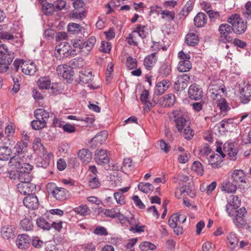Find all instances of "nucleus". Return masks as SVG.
<instances>
[{
  "mask_svg": "<svg viewBox=\"0 0 251 251\" xmlns=\"http://www.w3.org/2000/svg\"><path fill=\"white\" fill-rule=\"evenodd\" d=\"M172 69L170 64L167 62H163L159 69V74L163 76H167L171 73Z\"/></svg>",
  "mask_w": 251,
  "mask_h": 251,
  "instance_id": "nucleus-32",
  "label": "nucleus"
},
{
  "mask_svg": "<svg viewBox=\"0 0 251 251\" xmlns=\"http://www.w3.org/2000/svg\"><path fill=\"white\" fill-rule=\"evenodd\" d=\"M107 136L108 132L106 130H102L99 132L91 140L90 146L93 148L99 147L106 141Z\"/></svg>",
  "mask_w": 251,
  "mask_h": 251,
  "instance_id": "nucleus-7",
  "label": "nucleus"
},
{
  "mask_svg": "<svg viewBox=\"0 0 251 251\" xmlns=\"http://www.w3.org/2000/svg\"><path fill=\"white\" fill-rule=\"evenodd\" d=\"M217 126H218L220 132L230 131L233 128V121L232 119H224Z\"/></svg>",
  "mask_w": 251,
  "mask_h": 251,
  "instance_id": "nucleus-17",
  "label": "nucleus"
},
{
  "mask_svg": "<svg viewBox=\"0 0 251 251\" xmlns=\"http://www.w3.org/2000/svg\"><path fill=\"white\" fill-rule=\"evenodd\" d=\"M251 97V85L247 84L242 88L240 91V98L243 103H248Z\"/></svg>",
  "mask_w": 251,
  "mask_h": 251,
  "instance_id": "nucleus-20",
  "label": "nucleus"
},
{
  "mask_svg": "<svg viewBox=\"0 0 251 251\" xmlns=\"http://www.w3.org/2000/svg\"><path fill=\"white\" fill-rule=\"evenodd\" d=\"M227 240L229 243L232 246V248H234L238 243V239L236 235L233 233H230L227 236Z\"/></svg>",
  "mask_w": 251,
  "mask_h": 251,
  "instance_id": "nucleus-55",
  "label": "nucleus"
},
{
  "mask_svg": "<svg viewBox=\"0 0 251 251\" xmlns=\"http://www.w3.org/2000/svg\"><path fill=\"white\" fill-rule=\"evenodd\" d=\"M235 217L233 219V223L238 227H240L246 224V220L245 219V215L247 213L246 208L242 207L235 211Z\"/></svg>",
  "mask_w": 251,
  "mask_h": 251,
  "instance_id": "nucleus-10",
  "label": "nucleus"
},
{
  "mask_svg": "<svg viewBox=\"0 0 251 251\" xmlns=\"http://www.w3.org/2000/svg\"><path fill=\"white\" fill-rule=\"evenodd\" d=\"M52 157L51 153H47V151H43L42 154L38 156L36 159V163L38 167L46 168L50 164L51 158Z\"/></svg>",
  "mask_w": 251,
  "mask_h": 251,
  "instance_id": "nucleus-6",
  "label": "nucleus"
},
{
  "mask_svg": "<svg viewBox=\"0 0 251 251\" xmlns=\"http://www.w3.org/2000/svg\"><path fill=\"white\" fill-rule=\"evenodd\" d=\"M81 28L82 27L80 25L75 23L69 24L68 25V31L72 34H75L81 31Z\"/></svg>",
  "mask_w": 251,
  "mask_h": 251,
  "instance_id": "nucleus-49",
  "label": "nucleus"
},
{
  "mask_svg": "<svg viewBox=\"0 0 251 251\" xmlns=\"http://www.w3.org/2000/svg\"><path fill=\"white\" fill-rule=\"evenodd\" d=\"M139 190L145 193L149 194L154 189L153 185L150 183L140 182L138 184Z\"/></svg>",
  "mask_w": 251,
  "mask_h": 251,
  "instance_id": "nucleus-41",
  "label": "nucleus"
},
{
  "mask_svg": "<svg viewBox=\"0 0 251 251\" xmlns=\"http://www.w3.org/2000/svg\"><path fill=\"white\" fill-rule=\"evenodd\" d=\"M35 185L29 182H20L17 185L18 191L24 195H30L35 189Z\"/></svg>",
  "mask_w": 251,
  "mask_h": 251,
  "instance_id": "nucleus-13",
  "label": "nucleus"
},
{
  "mask_svg": "<svg viewBox=\"0 0 251 251\" xmlns=\"http://www.w3.org/2000/svg\"><path fill=\"white\" fill-rule=\"evenodd\" d=\"M47 189L49 194H51L57 200L63 201L67 199L68 191L65 188L58 187L54 183H48Z\"/></svg>",
  "mask_w": 251,
  "mask_h": 251,
  "instance_id": "nucleus-2",
  "label": "nucleus"
},
{
  "mask_svg": "<svg viewBox=\"0 0 251 251\" xmlns=\"http://www.w3.org/2000/svg\"><path fill=\"white\" fill-rule=\"evenodd\" d=\"M146 27L145 25H138L136 29L133 31L134 33H138V36L142 39L146 38L148 34L146 30Z\"/></svg>",
  "mask_w": 251,
  "mask_h": 251,
  "instance_id": "nucleus-43",
  "label": "nucleus"
},
{
  "mask_svg": "<svg viewBox=\"0 0 251 251\" xmlns=\"http://www.w3.org/2000/svg\"><path fill=\"white\" fill-rule=\"evenodd\" d=\"M149 96V91L145 89L143 91L141 95L140 100L143 103L146 104L149 108H151L155 105V102L154 101L152 102L149 101L148 100Z\"/></svg>",
  "mask_w": 251,
  "mask_h": 251,
  "instance_id": "nucleus-36",
  "label": "nucleus"
},
{
  "mask_svg": "<svg viewBox=\"0 0 251 251\" xmlns=\"http://www.w3.org/2000/svg\"><path fill=\"white\" fill-rule=\"evenodd\" d=\"M53 5L54 3H49L48 2H46L43 4L42 8L45 14L50 15L53 14L54 11H56L55 7Z\"/></svg>",
  "mask_w": 251,
  "mask_h": 251,
  "instance_id": "nucleus-46",
  "label": "nucleus"
},
{
  "mask_svg": "<svg viewBox=\"0 0 251 251\" xmlns=\"http://www.w3.org/2000/svg\"><path fill=\"white\" fill-rule=\"evenodd\" d=\"M23 203L26 207L33 210L37 209L39 205L37 196L33 194L25 197L23 199Z\"/></svg>",
  "mask_w": 251,
  "mask_h": 251,
  "instance_id": "nucleus-9",
  "label": "nucleus"
},
{
  "mask_svg": "<svg viewBox=\"0 0 251 251\" xmlns=\"http://www.w3.org/2000/svg\"><path fill=\"white\" fill-rule=\"evenodd\" d=\"M34 116L36 119L41 120L47 123L50 117V114L45 109L39 108L34 111Z\"/></svg>",
  "mask_w": 251,
  "mask_h": 251,
  "instance_id": "nucleus-28",
  "label": "nucleus"
},
{
  "mask_svg": "<svg viewBox=\"0 0 251 251\" xmlns=\"http://www.w3.org/2000/svg\"><path fill=\"white\" fill-rule=\"evenodd\" d=\"M192 170L199 175H202L203 174V167L200 162L195 161L192 165Z\"/></svg>",
  "mask_w": 251,
  "mask_h": 251,
  "instance_id": "nucleus-52",
  "label": "nucleus"
},
{
  "mask_svg": "<svg viewBox=\"0 0 251 251\" xmlns=\"http://www.w3.org/2000/svg\"><path fill=\"white\" fill-rule=\"evenodd\" d=\"M31 126L33 129L39 130L46 127L47 126V123L41 120L36 119L31 123Z\"/></svg>",
  "mask_w": 251,
  "mask_h": 251,
  "instance_id": "nucleus-47",
  "label": "nucleus"
},
{
  "mask_svg": "<svg viewBox=\"0 0 251 251\" xmlns=\"http://www.w3.org/2000/svg\"><path fill=\"white\" fill-rule=\"evenodd\" d=\"M67 69H66V71L64 72V73L62 75L64 79H68V80H72L73 76V71L72 70V68L68 66V67H66Z\"/></svg>",
  "mask_w": 251,
  "mask_h": 251,
  "instance_id": "nucleus-58",
  "label": "nucleus"
},
{
  "mask_svg": "<svg viewBox=\"0 0 251 251\" xmlns=\"http://www.w3.org/2000/svg\"><path fill=\"white\" fill-rule=\"evenodd\" d=\"M223 150L230 157H235L238 153L236 144L234 143H226L224 145Z\"/></svg>",
  "mask_w": 251,
  "mask_h": 251,
  "instance_id": "nucleus-19",
  "label": "nucleus"
},
{
  "mask_svg": "<svg viewBox=\"0 0 251 251\" xmlns=\"http://www.w3.org/2000/svg\"><path fill=\"white\" fill-rule=\"evenodd\" d=\"M17 175V177L21 182H29L32 179L30 172L25 173L24 171H19Z\"/></svg>",
  "mask_w": 251,
  "mask_h": 251,
  "instance_id": "nucleus-34",
  "label": "nucleus"
},
{
  "mask_svg": "<svg viewBox=\"0 0 251 251\" xmlns=\"http://www.w3.org/2000/svg\"><path fill=\"white\" fill-rule=\"evenodd\" d=\"M29 237L27 234L19 235L16 241L17 246L19 249L27 248L29 244Z\"/></svg>",
  "mask_w": 251,
  "mask_h": 251,
  "instance_id": "nucleus-21",
  "label": "nucleus"
},
{
  "mask_svg": "<svg viewBox=\"0 0 251 251\" xmlns=\"http://www.w3.org/2000/svg\"><path fill=\"white\" fill-rule=\"evenodd\" d=\"M1 235L7 240L13 239L15 236L14 227L10 225H3L0 229Z\"/></svg>",
  "mask_w": 251,
  "mask_h": 251,
  "instance_id": "nucleus-15",
  "label": "nucleus"
},
{
  "mask_svg": "<svg viewBox=\"0 0 251 251\" xmlns=\"http://www.w3.org/2000/svg\"><path fill=\"white\" fill-rule=\"evenodd\" d=\"M190 76L187 74H182L177 76V80L175 82L174 89L177 91L184 90L188 86Z\"/></svg>",
  "mask_w": 251,
  "mask_h": 251,
  "instance_id": "nucleus-5",
  "label": "nucleus"
},
{
  "mask_svg": "<svg viewBox=\"0 0 251 251\" xmlns=\"http://www.w3.org/2000/svg\"><path fill=\"white\" fill-rule=\"evenodd\" d=\"M161 18L164 20L171 22L175 19L176 14L173 11L163 10L161 12Z\"/></svg>",
  "mask_w": 251,
  "mask_h": 251,
  "instance_id": "nucleus-39",
  "label": "nucleus"
},
{
  "mask_svg": "<svg viewBox=\"0 0 251 251\" xmlns=\"http://www.w3.org/2000/svg\"><path fill=\"white\" fill-rule=\"evenodd\" d=\"M11 150L7 146L0 147V160H7L10 156Z\"/></svg>",
  "mask_w": 251,
  "mask_h": 251,
  "instance_id": "nucleus-38",
  "label": "nucleus"
},
{
  "mask_svg": "<svg viewBox=\"0 0 251 251\" xmlns=\"http://www.w3.org/2000/svg\"><path fill=\"white\" fill-rule=\"evenodd\" d=\"M199 42L198 36L194 33H189L185 37V43L191 46L197 45Z\"/></svg>",
  "mask_w": 251,
  "mask_h": 251,
  "instance_id": "nucleus-30",
  "label": "nucleus"
},
{
  "mask_svg": "<svg viewBox=\"0 0 251 251\" xmlns=\"http://www.w3.org/2000/svg\"><path fill=\"white\" fill-rule=\"evenodd\" d=\"M21 70L25 75H33L37 71V68L34 62L28 60L22 62Z\"/></svg>",
  "mask_w": 251,
  "mask_h": 251,
  "instance_id": "nucleus-11",
  "label": "nucleus"
},
{
  "mask_svg": "<svg viewBox=\"0 0 251 251\" xmlns=\"http://www.w3.org/2000/svg\"><path fill=\"white\" fill-rule=\"evenodd\" d=\"M211 87L212 88L210 89V93H211V97L213 99L218 98V96H220V94L221 93H224L225 91V88L222 87V85L218 89L214 88L215 87L214 85H212Z\"/></svg>",
  "mask_w": 251,
  "mask_h": 251,
  "instance_id": "nucleus-45",
  "label": "nucleus"
},
{
  "mask_svg": "<svg viewBox=\"0 0 251 251\" xmlns=\"http://www.w3.org/2000/svg\"><path fill=\"white\" fill-rule=\"evenodd\" d=\"M75 211L77 214L84 216L89 214L91 211L86 205H80L76 207Z\"/></svg>",
  "mask_w": 251,
  "mask_h": 251,
  "instance_id": "nucleus-51",
  "label": "nucleus"
},
{
  "mask_svg": "<svg viewBox=\"0 0 251 251\" xmlns=\"http://www.w3.org/2000/svg\"><path fill=\"white\" fill-rule=\"evenodd\" d=\"M218 157L219 155L217 154L210 155L209 157L207 159L208 164L211 165L213 168H217L218 166L217 160Z\"/></svg>",
  "mask_w": 251,
  "mask_h": 251,
  "instance_id": "nucleus-57",
  "label": "nucleus"
},
{
  "mask_svg": "<svg viewBox=\"0 0 251 251\" xmlns=\"http://www.w3.org/2000/svg\"><path fill=\"white\" fill-rule=\"evenodd\" d=\"M20 225L21 228L25 231H30L33 227L30 218H25L21 221Z\"/></svg>",
  "mask_w": 251,
  "mask_h": 251,
  "instance_id": "nucleus-40",
  "label": "nucleus"
},
{
  "mask_svg": "<svg viewBox=\"0 0 251 251\" xmlns=\"http://www.w3.org/2000/svg\"><path fill=\"white\" fill-rule=\"evenodd\" d=\"M19 171H24L25 173L30 172L32 169V166L29 163H19Z\"/></svg>",
  "mask_w": 251,
  "mask_h": 251,
  "instance_id": "nucleus-61",
  "label": "nucleus"
},
{
  "mask_svg": "<svg viewBox=\"0 0 251 251\" xmlns=\"http://www.w3.org/2000/svg\"><path fill=\"white\" fill-rule=\"evenodd\" d=\"M100 50V51L105 53H109L111 50V45L107 42L102 41Z\"/></svg>",
  "mask_w": 251,
  "mask_h": 251,
  "instance_id": "nucleus-63",
  "label": "nucleus"
},
{
  "mask_svg": "<svg viewBox=\"0 0 251 251\" xmlns=\"http://www.w3.org/2000/svg\"><path fill=\"white\" fill-rule=\"evenodd\" d=\"M192 68V64L190 60H180L178 64L177 70L180 72L189 71Z\"/></svg>",
  "mask_w": 251,
  "mask_h": 251,
  "instance_id": "nucleus-33",
  "label": "nucleus"
},
{
  "mask_svg": "<svg viewBox=\"0 0 251 251\" xmlns=\"http://www.w3.org/2000/svg\"><path fill=\"white\" fill-rule=\"evenodd\" d=\"M53 3L56 11H59L65 8L66 1V0H57Z\"/></svg>",
  "mask_w": 251,
  "mask_h": 251,
  "instance_id": "nucleus-60",
  "label": "nucleus"
},
{
  "mask_svg": "<svg viewBox=\"0 0 251 251\" xmlns=\"http://www.w3.org/2000/svg\"><path fill=\"white\" fill-rule=\"evenodd\" d=\"M89 186L92 189H96L100 186V183L96 176H93L89 180Z\"/></svg>",
  "mask_w": 251,
  "mask_h": 251,
  "instance_id": "nucleus-53",
  "label": "nucleus"
},
{
  "mask_svg": "<svg viewBox=\"0 0 251 251\" xmlns=\"http://www.w3.org/2000/svg\"><path fill=\"white\" fill-rule=\"evenodd\" d=\"M71 46L65 41H63L56 47L55 55L59 59L66 58L72 53Z\"/></svg>",
  "mask_w": 251,
  "mask_h": 251,
  "instance_id": "nucleus-4",
  "label": "nucleus"
},
{
  "mask_svg": "<svg viewBox=\"0 0 251 251\" xmlns=\"http://www.w3.org/2000/svg\"><path fill=\"white\" fill-rule=\"evenodd\" d=\"M126 65L129 69H133L137 67V61L135 59L128 56L126 59Z\"/></svg>",
  "mask_w": 251,
  "mask_h": 251,
  "instance_id": "nucleus-59",
  "label": "nucleus"
},
{
  "mask_svg": "<svg viewBox=\"0 0 251 251\" xmlns=\"http://www.w3.org/2000/svg\"><path fill=\"white\" fill-rule=\"evenodd\" d=\"M174 114L176 126L178 132H181L185 126H186V120L184 117V115L178 111H176L174 112Z\"/></svg>",
  "mask_w": 251,
  "mask_h": 251,
  "instance_id": "nucleus-14",
  "label": "nucleus"
},
{
  "mask_svg": "<svg viewBox=\"0 0 251 251\" xmlns=\"http://www.w3.org/2000/svg\"><path fill=\"white\" fill-rule=\"evenodd\" d=\"M175 96L173 94L165 95L159 100L160 104L165 107L173 106L175 103Z\"/></svg>",
  "mask_w": 251,
  "mask_h": 251,
  "instance_id": "nucleus-22",
  "label": "nucleus"
},
{
  "mask_svg": "<svg viewBox=\"0 0 251 251\" xmlns=\"http://www.w3.org/2000/svg\"><path fill=\"white\" fill-rule=\"evenodd\" d=\"M114 197L117 203L120 205H123L125 203V198L122 193L120 192H115L114 194Z\"/></svg>",
  "mask_w": 251,
  "mask_h": 251,
  "instance_id": "nucleus-56",
  "label": "nucleus"
},
{
  "mask_svg": "<svg viewBox=\"0 0 251 251\" xmlns=\"http://www.w3.org/2000/svg\"><path fill=\"white\" fill-rule=\"evenodd\" d=\"M156 54V52H153L145 58L144 64L147 69L150 70L155 63L157 60Z\"/></svg>",
  "mask_w": 251,
  "mask_h": 251,
  "instance_id": "nucleus-29",
  "label": "nucleus"
},
{
  "mask_svg": "<svg viewBox=\"0 0 251 251\" xmlns=\"http://www.w3.org/2000/svg\"><path fill=\"white\" fill-rule=\"evenodd\" d=\"M237 189V184L231 182H223L221 185V190L228 193H233Z\"/></svg>",
  "mask_w": 251,
  "mask_h": 251,
  "instance_id": "nucleus-31",
  "label": "nucleus"
},
{
  "mask_svg": "<svg viewBox=\"0 0 251 251\" xmlns=\"http://www.w3.org/2000/svg\"><path fill=\"white\" fill-rule=\"evenodd\" d=\"M96 42V39L93 36L90 37L87 41L83 42L82 48H81L82 55L83 56L87 55L94 47Z\"/></svg>",
  "mask_w": 251,
  "mask_h": 251,
  "instance_id": "nucleus-16",
  "label": "nucleus"
},
{
  "mask_svg": "<svg viewBox=\"0 0 251 251\" xmlns=\"http://www.w3.org/2000/svg\"><path fill=\"white\" fill-rule=\"evenodd\" d=\"M227 22L231 25V27L235 34H241L247 29V22H244L238 14L232 15L228 18Z\"/></svg>",
  "mask_w": 251,
  "mask_h": 251,
  "instance_id": "nucleus-1",
  "label": "nucleus"
},
{
  "mask_svg": "<svg viewBox=\"0 0 251 251\" xmlns=\"http://www.w3.org/2000/svg\"><path fill=\"white\" fill-rule=\"evenodd\" d=\"M95 159L99 165H103L109 162V158L106 150H97L95 153Z\"/></svg>",
  "mask_w": 251,
  "mask_h": 251,
  "instance_id": "nucleus-12",
  "label": "nucleus"
},
{
  "mask_svg": "<svg viewBox=\"0 0 251 251\" xmlns=\"http://www.w3.org/2000/svg\"><path fill=\"white\" fill-rule=\"evenodd\" d=\"M0 55L2 58H9V61L15 57L14 53L9 50L7 46L3 44H0Z\"/></svg>",
  "mask_w": 251,
  "mask_h": 251,
  "instance_id": "nucleus-25",
  "label": "nucleus"
},
{
  "mask_svg": "<svg viewBox=\"0 0 251 251\" xmlns=\"http://www.w3.org/2000/svg\"><path fill=\"white\" fill-rule=\"evenodd\" d=\"M217 106L219 107L221 111L222 112H226L230 109L226 100L224 99H222L218 100Z\"/></svg>",
  "mask_w": 251,
  "mask_h": 251,
  "instance_id": "nucleus-48",
  "label": "nucleus"
},
{
  "mask_svg": "<svg viewBox=\"0 0 251 251\" xmlns=\"http://www.w3.org/2000/svg\"><path fill=\"white\" fill-rule=\"evenodd\" d=\"M36 225L38 227L45 230H49L51 228V224L43 217L37 219Z\"/></svg>",
  "mask_w": 251,
  "mask_h": 251,
  "instance_id": "nucleus-35",
  "label": "nucleus"
},
{
  "mask_svg": "<svg viewBox=\"0 0 251 251\" xmlns=\"http://www.w3.org/2000/svg\"><path fill=\"white\" fill-rule=\"evenodd\" d=\"M78 156L80 159L85 164L89 163L92 159V153L88 149H82L79 151Z\"/></svg>",
  "mask_w": 251,
  "mask_h": 251,
  "instance_id": "nucleus-26",
  "label": "nucleus"
},
{
  "mask_svg": "<svg viewBox=\"0 0 251 251\" xmlns=\"http://www.w3.org/2000/svg\"><path fill=\"white\" fill-rule=\"evenodd\" d=\"M15 132V126L13 124L8 125L5 129V133L7 137H12Z\"/></svg>",
  "mask_w": 251,
  "mask_h": 251,
  "instance_id": "nucleus-62",
  "label": "nucleus"
},
{
  "mask_svg": "<svg viewBox=\"0 0 251 251\" xmlns=\"http://www.w3.org/2000/svg\"><path fill=\"white\" fill-rule=\"evenodd\" d=\"M194 130L191 128L190 126H187L186 127V128H184L183 136L187 140H190L192 139L194 136Z\"/></svg>",
  "mask_w": 251,
  "mask_h": 251,
  "instance_id": "nucleus-54",
  "label": "nucleus"
},
{
  "mask_svg": "<svg viewBox=\"0 0 251 251\" xmlns=\"http://www.w3.org/2000/svg\"><path fill=\"white\" fill-rule=\"evenodd\" d=\"M92 73L87 72L86 70L80 71L79 75V83L89 84L92 82Z\"/></svg>",
  "mask_w": 251,
  "mask_h": 251,
  "instance_id": "nucleus-27",
  "label": "nucleus"
},
{
  "mask_svg": "<svg viewBox=\"0 0 251 251\" xmlns=\"http://www.w3.org/2000/svg\"><path fill=\"white\" fill-rule=\"evenodd\" d=\"M207 21V15L202 12L197 14L194 19L195 25L198 27L204 26L206 24Z\"/></svg>",
  "mask_w": 251,
  "mask_h": 251,
  "instance_id": "nucleus-23",
  "label": "nucleus"
},
{
  "mask_svg": "<svg viewBox=\"0 0 251 251\" xmlns=\"http://www.w3.org/2000/svg\"><path fill=\"white\" fill-rule=\"evenodd\" d=\"M228 204L232 207L233 209L237 208L240 204V201L237 196L231 195L228 200Z\"/></svg>",
  "mask_w": 251,
  "mask_h": 251,
  "instance_id": "nucleus-44",
  "label": "nucleus"
},
{
  "mask_svg": "<svg viewBox=\"0 0 251 251\" xmlns=\"http://www.w3.org/2000/svg\"><path fill=\"white\" fill-rule=\"evenodd\" d=\"M94 233L96 235H107L108 232L106 228L103 226H98L94 229Z\"/></svg>",
  "mask_w": 251,
  "mask_h": 251,
  "instance_id": "nucleus-64",
  "label": "nucleus"
},
{
  "mask_svg": "<svg viewBox=\"0 0 251 251\" xmlns=\"http://www.w3.org/2000/svg\"><path fill=\"white\" fill-rule=\"evenodd\" d=\"M169 86V80H163L157 84L154 89V92L157 95H161L168 89Z\"/></svg>",
  "mask_w": 251,
  "mask_h": 251,
  "instance_id": "nucleus-24",
  "label": "nucleus"
},
{
  "mask_svg": "<svg viewBox=\"0 0 251 251\" xmlns=\"http://www.w3.org/2000/svg\"><path fill=\"white\" fill-rule=\"evenodd\" d=\"M188 93L190 99L195 100H200L203 94L201 87L196 83L189 87Z\"/></svg>",
  "mask_w": 251,
  "mask_h": 251,
  "instance_id": "nucleus-8",
  "label": "nucleus"
},
{
  "mask_svg": "<svg viewBox=\"0 0 251 251\" xmlns=\"http://www.w3.org/2000/svg\"><path fill=\"white\" fill-rule=\"evenodd\" d=\"M231 178L233 182L237 185L239 183H246V176L244 172L242 170H235L231 175Z\"/></svg>",
  "mask_w": 251,
  "mask_h": 251,
  "instance_id": "nucleus-18",
  "label": "nucleus"
},
{
  "mask_svg": "<svg viewBox=\"0 0 251 251\" xmlns=\"http://www.w3.org/2000/svg\"><path fill=\"white\" fill-rule=\"evenodd\" d=\"M219 31L220 35L219 41L224 43L231 42L233 38V31L231 26L225 24L221 25L219 27Z\"/></svg>",
  "mask_w": 251,
  "mask_h": 251,
  "instance_id": "nucleus-3",
  "label": "nucleus"
},
{
  "mask_svg": "<svg viewBox=\"0 0 251 251\" xmlns=\"http://www.w3.org/2000/svg\"><path fill=\"white\" fill-rule=\"evenodd\" d=\"M140 249L142 251H148L149 250H154L156 248V246L149 242H143L139 246Z\"/></svg>",
  "mask_w": 251,
  "mask_h": 251,
  "instance_id": "nucleus-50",
  "label": "nucleus"
},
{
  "mask_svg": "<svg viewBox=\"0 0 251 251\" xmlns=\"http://www.w3.org/2000/svg\"><path fill=\"white\" fill-rule=\"evenodd\" d=\"M50 80L48 77L44 76L40 77L38 81L37 84L41 89H48L50 86Z\"/></svg>",
  "mask_w": 251,
  "mask_h": 251,
  "instance_id": "nucleus-37",
  "label": "nucleus"
},
{
  "mask_svg": "<svg viewBox=\"0 0 251 251\" xmlns=\"http://www.w3.org/2000/svg\"><path fill=\"white\" fill-rule=\"evenodd\" d=\"M27 146V142L23 141L18 142L14 148V151L15 154L19 155L23 153L26 148Z\"/></svg>",
  "mask_w": 251,
  "mask_h": 251,
  "instance_id": "nucleus-42",
  "label": "nucleus"
}]
</instances>
